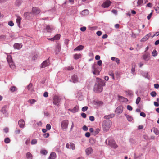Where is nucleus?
Masks as SVG:
<instances>
[{
    "label": "nucleus",
    "instance_id": "nucleus-34",
    "mask_svg": "<svg viewBox=\"0 0 159 159\" xmlns=\"http://www.w3.org/2000/svg\"><path fill=\"white\" fill-rule=\"evenodd\" d=\"M142 75L146 78H149L148 73L147 72H143L142 74Z\"/></svg>",
    "mask_w": 159,
    "mask_h": 159
},
{
    "label": "nucleus",
    "instance_id": "nucleus-11",
    "mask_svg": "<svg viewBox=\"0 0 159 159\" xmlns=\"http://www.w3.org/2000/svg\"><path fill=\"white\" fill-rule=\"evenodd\" d=\"M123 111V107L122 106L118 107L116 109L115 112L116 113L119 114L121 113Z\"/></svg>",
    "mask_w": 159,
    "mask_h": 159
},
{
    "label": "nucleus",
    "instance_id": "nucleus-64",
    "mask_svg": "<svg viewBox=\"0 0 159 159\" xmlns=\"http://www.w3.org/2000/svg\"><path fill=\"white\" fill-rule=\"evenodd\" d=\"M155 10L158 13H159V7H156L155 8Z\"/></svg>",
    "mask_w": 159,
    "mask_h": 159
},
{
    "label": "nucleus",
    "instance_id": "nucleus-14",
    "mask_svg": "<svg viewBox=\"0 0 159 159\" xmlns=\"http://www.w3.org/2000/svg\"><path fill=\"white\" fill-rule=\"evenodd\" d=\"M71 80L74 83H77L78 81V78L76 75H74L71 76Z\"/></svg>",
    "mask_w": 159,
    "mask_h": 159
},
{
    "label": "nucleus",
    "instance_id": "nucleus-35",
    "mask_svg": "<svg viewBox=\"0 0 159 159\" xmlns=\"http://www.w3.org/2000/svg\"><path fill=\"white\" fill-rule=\"evenodd\" d=\"M89 13V11L87 9H85L82 11V14L84 15H85L88 14Z\"/></svg>",
    "mask_w": 159,
    "mask_h": 159
},
{
    "label": "nucleus",
    "instance_id": "nucleus-10",
    "mask_svg": "<svg viewBox=\"0 0 159 159\" xmlns=\"http://www.w3.org/2000/svg\"><path fill=\"white\" fill-rule=\"evenodd\" d=\"M111 2L107 0L102 4V7L104 8H108L110 5Z\"/></svg>",
    "mask_w": 159,
    "mask_h": 159
},
{
    "label": "nucleus",
    "instance_id": "nucleus-25",
    "mask_svg": "<svg viewBox=\"0 0 159 159\" xmlns=\"http://www.w3.org/2000/svg\"><path fill=\"white\" fill-rule=\"evenodd\" d=\"M7 106H5L3 107L0 110L1 112L3 114H5L7 112Z\"/></svg>",
    "mask_w": 159,
    "mask_h": 159
},
{
    "label": "nucleus",
    "instance_id": "nucleus-50",
    "mask_svg": "<svg viewBox=\"0 0 159 159\" xmlns=\"http://www.w3.org/2000/svg\"><path fill=\"white\" fill-rule=\"evenodd\" d=\"M6 37L5 35H2L0 36V40H4L6 39Z\"/></svg>",
    "mask_w": 159,
    "mask_h": 159
},
{
    "label": "nucleus",
    "instance_id": "nucleus-63",
    "mask_svg": "<svg viewBox=\"0 0 159 159\" xmlns=\"http://www.w3.org/2000/svg\"><path fill=\"white\" fill-rule=\"evenodd\" d=\"M140 115L141 116L144 117L146 116V114L143 112H140Z\"/></svg>",
    "mask_w": 159,
    "mask_h": 159
},
{
    "label": "nucleus",
    "instance_id": "nucleus-42",
    "mask_svg": "<svg viewBox=\"0 0 159 159\" xmlns=\"http://www.w3.org/2000/svg\"><path fill=\"white\" fill-rule=\"evenodd\" d=\"M152 54L153 56L155 57L157 55V52L155 50H154L153 51Z\"/></svg>",
    "mask_w": 159,
    "mask_h": 159
},
{
    "label": "nucleus",
    "instance_id": "nucleus-39",
    "mask_svg": "<svg viewBox=\"0 0 159 159\" xmlns=\"http://www.w3.org/2000/svg\"><path fill=\"white\" fill-rule=\"evenodd\" d=\"M40 152L41 154L46 155L47 154L48 151L46 150H41Z\"/></svg>",
    "mask_w": 159,
    "mask_h": 159
},
{
    "label": "nucleus",
    "instance_id": "nucleus-51",
    "mask_svg": "<svg viewBox=\"0 0 159 159\" xmlns=\"http://www.w3.org/2000/svg\"><path fill=\"white\" fill-rule=\"evenodd\" d=\"M46 128L47 130H50L51 128L50 125L49 124H48L46 125Z\"/></svg>",
    "mask_w": 159,
    "mask_h": 159
},
{
    "label": "nucleus",
    "instance_id": "nucleus-13",
    "mask_svg": "<svg viewBox=\"0 0 159 159\" xmlns=\"http://www.w3.org/2000/svg\"><path fill=\"white\" fill-rule=\"evenodd\" d=\"M54 29V27L52 25H47L45 28V30L48 32H51Z\"/></svg>",
    "mask_w": 159,
    "mask_h": 159
},
{
    "label": "nucleus",
    "instance_id": "nucleus-60",
    "mask_svg": "<svg viewBox=\"0 0 159 159\" xmlns=\"http://www.w3.org/2000/svg\"><path fill=\"white\" fill-rule=\"evenodd\" d=\"M152 12L150 14H149L147 16V18L148 20H149L151 18V16L152 15Z\"/></svg>",
    "mask_w": 159,
    "mask_h": 159
},
{
    "label": "nucleus",
    "instance_id": "nucleus-47",
    "mask_svg": "<svg viewBox=\"0 0 159 159\" xmlns=\"http://www.w3.org/2000/svg\"><path fill=\"white\" fill-rule=\"evenodd\" d=\"M153 131L156 135H158L159 134V131L157 128H155Z\"/></svg>",
    "mask_w": 159,
    "mask_h": 159
},
{
    "label": "nucleus",
    "instance_id": "nucleus-20",
    "mask_svg": "<svg viewBox=\"0 0 159 159\" xmlns=\"http://www.w3.org/2000/svg\"><path fill=\"white\" fill-rule=\"evenodd\" d=\"M22 45L21 44L17 43H15L13 45V47L14 49L19 50L22 47Z\"/></svg>",
    "mask_w": 159,
    "mask_h": 159
},
{
    "label": "nucleus",
    "instance_id": "nucleus-56",
    "mask_svg": "<svg viewBox=\"0 0 159 159\" xmlns=\"http://www.w3.org/2000/svg\"><path fill=\"white\" fill-rule=\"evenodd\" d=\"M49 136V134L48 133H44L43 135V136L45 138H48Z\"/></svg>",
    "mask_w": 159,
    "mask_h": 159
},
{
    "label": "nucleus",
    "instance_id": "nucleus-16",
    "mask_svg": "<svg viewBox=\"0 0 159 159\" xmlns=\"http://www.w3.org/2000/svg\"><path fill=\"white\" fill-rule=\"evenodd\" d=\"M18 124L21 128H24L25 125V122L23 119H21L18 121Z\"/></svg>",
    "mask_w": 159,
    "mask_h": 159
},
{
    "label": "nucleus",
    "instance_id": "nucleus-4",
    "mask_svg": "<svg viewBox=\"0 0 159 159\" xmlns=\"http://www.w3.org/2000/svg\"><path fill=\"white\" fill-rule=\"evenodd\" d=\"M7 59L9 64L10 67L12 69H14L16 67L14 63L13 62L11 55H8L7 57Z\"/></svg>",
    "mask_w": 159,
    "mask_h": 159
},
{
    "label": "nucleus",
    "instance_id": "nucleus-33",
    "mask_svg": "<svg viewBox=\"0 0 159 159\" xmlns=\"http://www.w3.org/2000/svg\"><path fill=\"white\" fill-rule=\"evenodd\" d=\"M114 116V114L110 115H105L104 116V118L106 119H109L113 117Z\"/></svg>",
    "mask_w": 159,
    "mask_h": 159
},
{
    "label": "nucleus",
    "instance_id": "nucleus-57",
    "mask_svg": "<svg viewBox=\"0 0 159 159\" xmlns=\"http://www.w3.org/2000/svg\"><path fill=\"white\" fill-rule=\"evenodd\" d=\"M127 108L128 110L129 111H132L133 109L132 107L129 105L127 106Z\"/></svg>",
    "mask_w": 159,
    "mask_h": 159
},
{
    "label": "nucleus",
    "instance_id": "nucleus-7",
    "mask_svg": "<svg viewBox=\"0 0 159 159\" xmlns=\"http://www.w3.org/2000/svg\"><path fill=\"white\" fill-rule=\"evenodd\" d=\"M60 102V99L58 96H55L53 99V103L55 105L58 106Z\"/></svg>",
    "mask_w": 159,
    "mask_h": 159
},
{
    "label": "nucleus",
    "instance_id": "nucleus-27",
    "mask_svg": "<svg viewBox=\"0 0 159 159\" xmlns=\"http://www.w3.org/2000/svg\"><path fill=\"white\" fill-rule=\"evenodd\" d=\"M61 49V47L59 44L57 45L56 48V53L57 54L60 51Z\"/></svg>",
    "mask_w": 159,
    "mask_h": 159
},
{
    "label": "nucleus",
    "instance_id": "nucleus-36",
    "mask_svg": "<svg viewBox=\"0 0 159 159\" xmlns=\"http://www.w3.org/2000/svg\"><path fill=\"white\" fill-rule=\"evenodd\" d=\"M81 55L80 54H75L74 56V58L75 59H78L79 58H81Z\"/></svg>",
    "mask_w": 159,
    "mask_h": 159
},
{
    "label": "nucleus",
    "instance_id": "nucleus-49",
    "mask_svg": "<svg viewBox=\"0 0 159 159\" xmlns=\"http://www.w3.org/2000/svg\"><path fill=\"white\" fill-rule=\"evenodd\" d=\"M150 94L152 96L155 97L156 96L157 93L155 91H152L151 93Z\"/></svg>",
    "mask_w": 159,
    "mask_h": 159
},
{
    "label": "nucleus",
    "instance_id": "nucleus-44",
    "mask_svg": "<svg viewBox=\"0 0 159 159\" xmlns=\"http://www.w3.org/2000/svg\"><path fill=\"white\" fill-rule=\"evenodd\" d=\"M35 102V100L34 99H30L28 101V102L30 103L31 104H34Z\"/></svg>",
    "mask_w": 159,
    "mask_h": 159
},
{
    "label": "nucleus",
    "instance_id": "nucleus-29",
    "mask_svg": "<svg viewBox=\"0 0 159 159\" xmlns=\"http://www.w3.org/2000/svg\"><path fill=\"white\" fill-rule=\"evenodd\" d=\"M78 106H75L72 109H70V111L73 113L76 112L78 111Z\"/></svg>",
    "mask_w": 159,
    "mask_h": 159
},
{
    "label": "nucleus",
    "instance_id": "nucleus-8",
    "mask_svg": "<svg viewBox=\"0 0 159 159\" xmlns=\"http://www.w3.org/2000/svg\"><path fill=\"white\" fill-rule=\"evenodd\" d=\"M143 59L145 61H148L150 59V55L148 52H146L142 56Z\"/></svg>",
    "mask_w": 159,
    "mask_h": 159
},
{
    "label": "nucleus",
    "instance_id": "nucleus-54",
    "mask_svg": "<svg viewBox=\"0 0 159 159\" xmlns=\"http://www.w3.org/2000/svg\"><path fill=\"white\" fill-rule=\"evenodd\" d=\"M32 84L31 83H30L29 85H28L27 86V89L29 90H30L31 89L32 87Z\"/></svg>",
    "mask_w": 159,
    "mask_h": 159
},
{
    "label": "nucleus",
    "instance_id": "nucleus-38",
    "mask_svg": "<svg viewBox=\"0 0 159 159\" xmlns=\"http://www.w3.org/2000/svg\"><path fill=\"white\" fill-rule=\"evenodd\" d=\"M143 1L146 2L147 0H138L137 2V5L139 6L141 5L143 2Z\"/></svg>",
    "mask_w": 159,
    "mask_h": 159
},
{
    "label": "nucleus",
    "instance_id": "nucleus-43",
    "mask_svg": "<svg viewBox=\"0 0 159 159\" xmlns=\"http://www.w3.org/2000/svg\"><path fill=\"white\" fill-rule=\"evenodd\" d=\"M37 143V140L36 139H33L32 140L31 143L32 145L35 144Z\"/></svg>",
    "mask_w": 159,
    "mask_h": 159
},
{
    "label": "nucleus",
    "instance_id": "nucleus-9",
    "mask_svg": "<svg viewBox=\"0 0 159 159\" xmlns=\"http://www.w3.org/2000/svg\"><path fill=\"white\" fill-rule=\"evenodd\" d=\"M66 147L67 148L71 149L73 150L75 149V145L72 143H67L66 145Z\"/></svg>",
    "mask_w": 159,
    "mask_h": 159
},
{
    "label": "nucleus",
    "instance_id": "nucleus-21",
    "mask_svg": "<svg viewBox=\"0 0 159 159\" xmlns=\"http://www.w3.org/2000/svg\"><path fill=\"white\" fill-rule=\"evenodd\" d=\"M93 151V150L91 147L88 148L85 150L86 154L88 155L90 154Z\"/></svg>",
    "mask_w": 159,
    "mask_h": 159
},
{
    "label": "nucleus",
    "instance_id": "nucleus-26",
    "mask_svg": "<svg viewBox=\"0 0 159 159\" xmlns=\"http://www.w3.org/2000/svg\"><path fill=\"white\" fill-rule=\"evenodd\" d=\"M60 37V35L58 34L55 36L53 38H52V39L54 40V41L55 40H58Z\"/></svg>",
    "mask_w": 159,
    "mask_h": 159
},
{
    "label": "nucleus",
    "instance_id": "nucleus-12",
    "mask_svg": "<svg viewBox=\"0 0 159 159\" xmlns=\"http://www.w3.org/2000/svg\"><path fill=\"white\" fill-rule=\"evenodd\" d=\"M40 10L36 7H34L32 9V12L34 14H38L40 12Z\"/></svg>",
    "mask_w": 159,
    "mask_h": 159
},
{
    "label": "nucleus",
    "instance_id": "nucleus-46",
    "mask_svg": "<svg viewBox=\"0 0 159 159\" xmlns=\"http://www.w3.org/2000/svg\"><path fill=\"white\" fill-rule=\"evenodd\" d=\"M16 88L14 86H12L10 89V90L11 91L13 92L16 90Z\"/></svg>",
    "mask_w": 159,
    "mask_h": 159
},
{
    "label": "nucleus",
    "instance_id": "nucleus-48",
    "mask_svg": "<svg viewBox=\"0 0 159 159\" xmlns=\"http://www.w3.org/2000/svg\"><path fill=\"white\" fill-rule=\"evenodd\" d=\"M141 100V98L139 97H137V98L136 99V104H138L139 102H140Z\"/></svg>",
    "mask_w": 159,
    "mask_h": 159
},
{
    "label": "nucleus",
    "instance_id": "nucleus-53",
    "mask_svg": "<svg viewBox=\"0 0 159 159\" xmlns=\"http://www.w3.org/2000/svg\"><path fill=\"white\" fill-rule=\"evenodd\" d=\"M96 102L98 106H101L103 104V102L101 101H97Z\"/></svg>",
    "mask_w": 159,
    "mask_h": 159
},
{
    "label": "nucleus",
    "instance_id": "nucleus-62",
    "mask_svg": "<svg viewBox=\"0 0 159 159\" xmlns=\"http://www.w3.org/2000/svg\"><path fill=\"white\" fill-rule=\"evenodd\" d=\"M97 64L99 66H101L102 64V61L101 60H100L98 61Z\"/></svg>",
    "mask_w": 159,
    "mask_h": 159
},
{
    "label": "nucleus",
    "instance_id": "nucleus-59",
    "mask_svg": "<svg viewBox=\"0 0 159 159\" xmlns=\"http://www.w3.org/2000/svg\"><path fill=\"white\" fill-rule=\"evenodd\" d=\"M86 27L84 26L80 28L81 31L84 32L86 30Z\"/></svg>",
    "mask_w": 159,
    "mask_h": 159
},
{
    "label": "nucleus",
    "instance_id": "nucleus-23",
    "mask_svg": "<svg viewBox=\"0 0 159 159\" xmlns=\"http://www.w3.org/2000/svg\"><path fill=\"white\" fill-rule=\"evenodd\" d=\"M111 59L113 61H114L116 62L118 64H119L120 63V59L114 57H112L111 58Z\"/></svg>",
    "mask_w": 159,
    "mask_h": 159
},
{
    "label": "nucleus",
    "instance_id": "nucleus-6",
    "mask_svg": "<svg viewBox=\"0 0 159 159\" xmlns=\"http://www.w3.org/2000/svg\"><path fill=\"white\" fill-rule=\"evenodd\" d=\"M69 124V121L66 120L62 121L61 123V127L62 129H66L68 128Z\"/></svg>",
    "mask_w": 159,
    "mask_h": 159
},
{
    "label": "nucleus",
    "instance_id": "nucleus-24",
    "mask_svg": "<svg viewBox=\"0 0 159 159\" xmlns=\"http://www.w3.org/2000/svg\"><path fill=\"white\" fill-rule=\"evenodd\" d=\"M84 48V46L82 45H80L75 48V51H80L82 50Z\"/></svg>",
    "mask_w": 159,
    "mask_h": 159
},
{
    "label": "nucleus",
    "instance_id": "nucleus-30",
    "mask_svg": "<svg viewBox=\"0 0 159 159\" xmlns=\"http://www.w3.org/2000/svg\"><path fill=\"white\" fill-rule=\"evenodd\" d=\"M22 2V0H16L15 2V5L17 6H19L21 5Z\"/></svg>",
    "mask_w": 159,
    "mask_h": 159
},
{
    "label": "nucleus",
    "instance_id": "nucleus-52",
    "mask_svg": "<svg viewBox=\"0 0 159 159\" xmlns=\"http://www.w3.org/2000/svg\"><path fill=\"white\" fill-rule=\"evenodd\" d=\"M88 109V107L87 106H85L83 107L82 108V111L83 112H85Z\"/></svg>",
    "mask_w": 159,
    "mask_h": 159
},
{
    "label": "nucleus",
    "instance_id": "nucleus-41",
    "mask_svg": "<svg viewBox=\"0 0 159 159\" xmlns=\"http://www.w3.org/2000/svg\"><path fill=\"white\" fill-rule=\"evenodd\" d=\"M21 19L20 18H18L16 19V22L18 26L20 25Z\"/></svg>",
    "mask_w": 159,
    "mask_h": 159
},
{
    "label": "nucleus",
    "instance_id": "nucleus-58",
    "mask_svg": "<svg viewBox=\"0 0 159 159\" xmlns=\"http://www.w3.org/2000/svg\"><path fill=\"white\" fill-rule=\"evenodd\" d=\"M82 128L85 131H87L88 130V128L86 125L84 126Z\"/></svg>",
    "mask_w": 159,
    "mask_h": 159
},
{
    "label": "nucleus",
    "instance_id": "nucleus-45",
    "mask_svg": "<svg viewBox=\"0 0 159 159\" xmlns=\"http://www.w3.org/2000/svg\"><path fill=\"white\" fill-rule=\"evenodd\" d=\"M4 141L6 143H8L10 142V140L9 138L7 137L5 138Z\"/></svg>",
    "mask_w": 159,
    "mask_h": 159
},
{
    "label": "nucleus",
    "instance_id": "nucleus-1",
    "mask_svg": "<svg viewBox=\"0 0 159 159\" xmlns=\"http://www.w3.org/2000/svg\"><path fill=\"white\" fill-rule=\"evenodd\" d=\"M96 83L94 87V90L96 92H101L103 89L102 87L105 85L104 81L102 79L96 78Z\"/></svg>",
    "mask_w": 159,
    "mask_h": 159
},
{
    "label": "nucleus",
    "instance_id": "nucleus-3",
    "mask_svg": "<svg viewBox=\"0 0 159 159\" xmlns=\"http://www.w3.org/2000/svg\"><path fill=\"white\" fill-rule=\"evenodd\" d=\"M112 122L110 120H105L103 122V127L104 130L108 131L111 125Z\"/></svg>",
    "mask_w": 159,
    "mask_h": 159
},
{
    "label": "nucleus",
    "instance_id": "nucleus-55",
    "mask_svg": "<svg viewBox=\"0 0 159 159\" xmlns=\"http://www.w3.org/2000/svg\"><path fill=\"white\" fill-rule=\"evenodd\" d=\"M8 25L10 26H13L14 25V24L12 21H10L8 22Z\"/></svg>",
    "mask_w": 159,
    "mask_h": 159
},
{
    "label": "nucleus",
    "instance_id": "nucleus-37",
    "mask_svg": "<svg viewBox=\"0 0 159 159\" xmlns=\"http://www.w3.org/2000/svg\"><path fill=\"white\" fill-rule=\"evenodd\" d=\"M108 75L112 77V79L114 80V74L112 71H110L108 72Z\"/></svg>",
    "mask_w": 159,
    "mask_h": 159
},
{
    "label": "nucleus",
    "instance_id": "nucleus-28",
    "mask_svg": "<svg viewBox=\"0 0 159 159\" xmlns=\"http://www.w3.org/2000/svg\"><path fill=\"white\" fill-rule=\"evenodd\" d=\"M26 157L27 159H32L33 156L30 152H28L26 154Z\"/></svg>",
    "mask_w": 159,
    "mask_h": 159
},
{
    "label": "nucleus",
    "instance_id": "nucleus-2",
    "mask_svg": "<svg viewBox=\"0 0 159 159\" xmlns=\"http://www.w3.org/2000/svg\"><path fill=\"white\" fill-rule=\"evenodd\" d=\"M105 143L113 148H116L117 147L115 141L112 138H108L106 140Z\"/></svg>",
    "mask_w": 159,
    "mask_h": 159
},
{
    "label": "nucleus",
    "instance_id": "nucleus-18",
    "mask_svg": "<svg viewBox=\"0 0 159 159\" xmlns=\"http://www.w3.org/2000/svg\"><path fill=\"white\" fill-rule=\"evenodd\" d=\"M118 100L120 102H124L128 101L127 98L123 96L119 95L118 96Z\"/></svg>",
    "mask_w": 159,
    "mask_h": 159
},
{
    "label": "nucleus",
    "instance_id": "nucleus-19",
    "mask_svg": "<svg viewBox=\"0 0 159 159\" xmlns=\"http://www.w3.org/2000/svg\"><path fill=\"white\" fill-rule=\"evenodd\" d=\"M151 34L149 33V34L146 35L144 37L142 38L141 39L140 41L141 42H144L146 41L151 36Z\"/></svg>",
    "mask_w": 159,
    "mask_h": 159
},
{
    "label": "nucleus",
    "instance_id": "nucleus-17",
    "mask_svg": "<svg viewBox=\"0 0 159 159\" xmlns=\"http://www.w3.org/2000/svg\"><path fill=\"white\" fill-rule=\"evenodd\" d=\"M24 16L26 18L29 20L31 19L32 17V16H31V17H30L31 16H32V13L31 12H27L25 13Z\"/></svg>",
    "mask_w": 159,
    "mask_h": 159
},
{
    "label": "nucleus",
    "instance_id": "nucleus-15",
    "mask_svg": "<svg viewBox=\"0 0 159 159\" xmlns=\"http://www.w3.org/2000/svg\"><path fill=\"white\" fill-rule=\"evenodd\" d=\"M50 64V62L48 60H46L44 61L42 64L41 67L42 68H44L48 66Z\"/></svg>",
    "mask_w": 159,
    "mask_h": 159
},
{
    "label": "nucleus",
    "instance_id": "nucleus-22",
    "mask_svg": "<svg viewBox=\"0 0 159 159\" xmlns=\"http://www.w3.org/2000/svg\"><path fill=\"white\" fill-rule=\"evenodd\" d=\"M56 157V153L54 152H52L51 153L48 159H54Z\"/></svg>",
    "mask_w": 159,
    "mask_h": 159
},
{
    "label": "nucleus",
    "instance_id": "nucleus-61",
    "mask_svg": "<svg viewBox=\"0 0 159 159\" xmlns=\"http://www.w3.org/2000/svg\"><path fill=\"white\" fill-rule=\"evenodd\" d=\"M95 118L93 116H91L89 117V120L91 121H93L94 120Z\"/></svg>",
    "mask_w": 159,
    "mask_h": 159
},
{
    "label": "nucleus",
    "instance_id": "nucleus-31",
    "mask_svg": "<svg viewBox=\"0 0 159 159\" xmlns=\"http://www.w3.org/2000/svg\"><path fill=\"white\" fill-rule=\"evenodd\" d=\"M135 63H133L132 65V68L131 69V73L132 74H134L135 71Z\"/></svg>",
    "mask_w": 159,
    "mask_h": 159
},
{
    "label": "nucleus",
    "instance_id": "nucleus-40",
    "mask_svg": "<svg viewBox=\"0 0 159 159\" xmlns=\"http://www.w3.org/2000/svg\"><path fill=\"white\" fill-rule=\"evenodd\" d=\"M100 130L99 128H97L93 132V134L94 135H96L97 134L100 132Z\"/></svg>",
    "mask_w": 159,
    "mask_h": 159
},
{
    "label": "nucleus",
    "instance_id": "nucleus-32",
    "mask_svg": "<svg viewBox=\"0 0 159 159\" xmlns=\"http://www.w3.org/2000/svg\"><path fill=\"white\" fill-rule=\"evenodd\" d=\"M125 116L126 117L127 120L129 121H131L133 120V118L131 116L127 115V114H125Z\"/></svg>",
    "mask_w": 159,
    "mask_h": 159
},
{
    "label": "nucleus",
    "instance_id": "nucleus-5",
    "mask_svg": "<svg viewBox=\"0 0 159 159\" xmlns=\"http://www.w3.org/2000/svg\"><path fill=\"white\" fill-rule=\"evenodd\" d=\"M92 68L93 70L92 71V72L94 75H97L99 74L101 70L100 68L98 67L97 65H92Z\"/></svg>",
    "mask_w": 159,
    "mask_h": 159
}]
</instances>
